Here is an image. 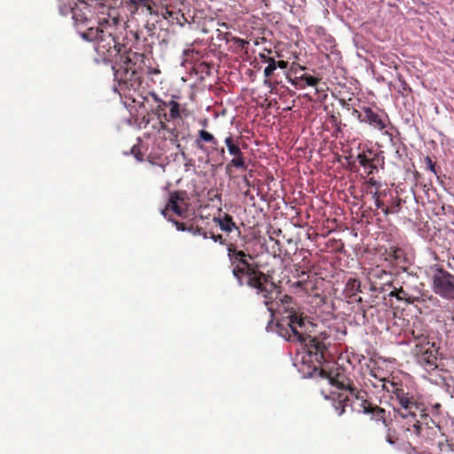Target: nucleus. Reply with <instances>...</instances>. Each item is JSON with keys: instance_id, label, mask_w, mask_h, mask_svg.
<instances>
[{"instance_id": "nucleus-11", "label": "nucleus", "mask_w": 454, "mask_h": 454, "mask_svg": "<svg viewBox=\"0 0 454 454\" xmlns=\"http://www.w3.org/2000/svg\"><path fill=\"white\" fill-rule=\"evenodd\" d=\"M204 142L212 145V150L207 153V156L216 153V156H212V160L219 164L223 162L225 159V150L223 147H218V140L208 131L201 129L199 131V137L195 140L196 146L201 150H205Z\"/></svg>"}, {"instance_id": "nucleus-42", "label": "nucleus", "mask_w": 454, "mask_h": 454, "mask_svg": "<svg viewBox=\"0 0 454 454\" xmlns=\"http://www.w3.org/2000/svg\"><path fill=\"white\" fill-rule=\"evenodd\" d=\"M294 73H297L298 69L299 70H304L305 67L299 65V64H293V67L291 68Z\"/></svg>"}, {"instance_id": "nucleus-23", "label": "nucleus", "mask_w": 454, "mask_h": 454, "mask_svg": "<svg viewBox=\"0 0 454 454\" xmlns=\"http://www.w3.org/2000/svg\"><path fill=\"white\" fill-rule=\"evenodd\" d=\"M165 19L170 20L171 22H176V24L184 27L185 23L188 22L186 17L180 11H169L167 10L164 15Z\"/></svg>"}, {"instance_id": "nucleus-39", "label": "nucleus", "mask_w": 454, "mask_h": 454, "mask_svg": "<svg viewBox=\"0 0 454 454\" xmlns=\"http://www.w3.org/2000/svg\"><path fill=\"white\" fill-rule=\"evenodd\" d=\"M333 124L336 127V129L338 131H340L341 130V126H342V123L340 121H339L335 116H332V121Z\"/></svg>"}, {"instance_id": "nucleus-12", "label": "nucleus", "mask_w": 454, "mask_h": 454, "mask_svg": "<svg viewBox=\"0 0 454 454\" xmlns=\"http://www.w3.org/2000/svg\"><path fill=\"white\" fill-rule=\"evenodd\" d=\"M189 204L184 192L175 191L170 193L168 204L162 214L166 215L167 211H172L180 217H186Z\"/></svg>"}, {"instance_id": "nucleus-18", "label": "nucleus", "mask_w": 454, "mask_h": 454, "mask_svg": "<svg viewBox=\"0 0 454 454\" xmlns=\"http://www.w3.org/2000/svg\"><path fill=\"white\" fill-rule=\"evenodd\" d=\"M353 401L354 399L351 398V395H347L345 394H338L336 398L333 399V406L334 409L339 416L342 415L345 411L346 407L350 405L353 408Z\"/></svg>"}, {"instance_id": "nucleus-14", "label": "nucleus", "mask_w": 454, "mask_h": 454, "mask_svg": "<svg viewBox=\"0 0 454 454\" xmlns=\"http://www.w3.org/2000/svg\"><path fill=\"white\" fill-rule=\"evenodd\" d=\"M69 13H72L74 26L80 35L81 31H85L88 27H92L90 26L91 20L90 18L91 9L86 3L82 2L79 5H74Z\"/></svg>"}, {"instance_id": "nucleus-8", "label": "nucleus", "mask_w": 454, "mask_h": 454, "mask_svg": "<svg viewBox=\"0 0 454 454\" xmlns=\"http://www.w3.org/2000/svg\"><path fill=\"white\" fill-rule=\"evenodd\" d=\"M356 395V400L353 401V411L358 413L371 415V419L376 423H382L386 427H389L390 420L387 419V412L384 408L372 403L368 400V394L364 390H353Z\"/></svg>"}, {"instance_id": "nucleus-33", "label": "nucleus", "mask_w": 454, "mask_h": 454, "mask_svg": "<svg viewBox=\"0 0 454 454\" xmlns=\"http://www.w3.org/2000/svg\"><path fill=\"white\" fill-rule=\"evenodd\" d=\"M399 82H400L399 91L403 95H407L409 92L411 91V87L408 85V83L403 78L399 77Z\"/></svg>"}, {"instance_id": "nucleus-32", "label": "nucleus", "mask_w": 454, "mask_h": 454, "mask_svg": "<svg viewBox=\"0 0 454 454\" xmlns=\"http://www.w3.org/2000/svg\"><path fill=\"white\" fill-rule=\"evenodd\" d=\"M148 0H122L126 4H130L131 12L137 10L140 5H146Z\"/></svg>"}, {"instance_id": "nucleus-21", "label": "nucleus", "mask_w": 454, "mask_h": 454, "mask_svg": "<svg viewBox=\"0 0 454 454\" xmlns=\"http://www.w3.org/2000/svg\"><path fill=\"white\" fill-rule=\"evenodd\" d=\"M224 144L228 149V152L233 157L239 156L242 153L241 148L239 146V137H234L232 135H229L224 139Z\"/></svg>"}, {"instance_id": "nucleus-40", "label": "nucleus", "mask_w": 454, "mask_h": 454, "mask_svg": "<svg viewBox=\"0 0 454 454\" xmlns=\"http://www.w3.org/2000/svg\"><path fill=\"white\" fill-rule=\"evenodd\" d=\"M288 66V63L284 60H278L277 61V67H279L281 69H286Z\"/></svg>"}, {"instance_id": "nucleus-27", "label": "nucleus", "mask_w": 454, "mask_h": 454, "mask_svg": "<svg viewBox=\"0 0 454 454\" xmlns=\"http://www.w3.org/2000/svg\"><path fill=\"white\" fill-rule=\"evenodd\" d=\"M228 166H231L238 169H242V170L247 169V165L246 164V160H245L243 153L241 154H239V156L233 157L231 160Z\"/></svg>"}, {"instance_id": "nucleus-45", "label": "nucleus", "mask_w": 454, "mask_h": 454, "mask_svg": "<svg viewBox=\"0 0 454 454\" xmlns=\"http://www.w3.org/2000/svg\"><path fill=\"white\" fill-rule=\"evenodd\" d=\"M283 303H289L292 301V297L289 295H285L283 299L281 300Z\"/></svg>"}, {"instance_id": "nucleus-35", "label": "nucleus", "mask_w": 454, "mask_h": 454, "mask_svg": "<svg viewBox=\"0 0 454 454\" xmlns=\"http://www.w3.org/2000/svg\"><path fill=\"white\" fill-rule=\"evenodd\" d=\"M420 335H422L423 337H428L424 333H422L421 330H416L415 328H413L411 330V336H412L413 340L416 341V343H419L421 341V339L419 338Z\"/></svg>"}, {"instance_id": "nucleus-3", "label": "nucleus", "mask_w": 454, "mask_h": 454, "mask_svg": "<svg viewBox=\"0 0 454 454\" xmlns=\"http://www.w3.org/2000/svg\"><path fill=\"white\" fill-rule=\"evenodd\" d=\"M286 313L278 325L279 334L288 341L301 343L307 348L309 354L320 355L323 358L327 349L324 340L328 339L329 335L323 332L318 336H311L309 328L312 324L307 316L293 308L286 309Z\"/></svg>"}, {"instance_id": "nucleus-15", "label": "nucleus", "mask_w": 454, "mask_h": 454, "mask_svg": "<svg viewBox=\"0 0 454 454\" xmlns=\"http://www.w3.org/2000/svg\"><path fill=\"white\" fill-rule=\"evenodd\" d=\"M369 278L372 282H373V285L375 286V289L377 288L376 286H381L380 288L381 291H387L385 286L392 287V282H393V276L390 272H387V270L380 268L377 266L374 269H372V270L369 272Z\"/></svg>"}, {"instance_id": "nucleus-26", "label": "nucleus", "mask_w": 454, "mask_h": 454, "mask_svg": "<svg viewBox=\"0 0 454 454\" xmlns=\"http://www.w3.org/2000/svg\"><path fill=\"white\" fill-rule=\"evenodd\" d=\"M296 271L299 272L298 270H296ZM297 276L299 280H297L294 286L301 287L303 290H308L309 275L305 270H301L300 273H297Z\"/></svg>"}, {"instance_id": "nucleus-9", "label": "nucleus", "mask_w": 454, "mask_h": 454, "mask_svg": "<svg viewBox=\"0 0 454 454\" xmlns=\"http://www.w3.org/2000/svg\"><path fill=\"white\" fill-rule=\"evenodd\" d=\"M421 341L415 344L413 354L417 362L427 370L437 368L438 348L428 337L419 336Z\"/></svg>"}, {"instance_id": "nucleus-44", "label": "nucleus", "mask_w": 454, "mask_h": 454, "mask_svg": "<svg viewBox=\"0 0 454 454\" xmlns=\"http://www.w3.org/2000/svg\"><path fill=\"white\" fill-rule=\"evenodd\" d=\"M368 183H369V184H371L372 186H376V187L380 186L379 182H378L377 180H375L374 178H372V177H371V178H369Z\"/></svg>"}, {"instance_id": "nucleus-46", "label": "nucleus", "mask_w": 454, "mask_h": 454, "mask_svg": "<svg viewBox=\"0 0 454 454\" xmlns=\"http://www.w3.org/2000/svg\"><path fill=\"white\" fill-rule=\"evenodd\" d=\"M201 236H202L204 239H207V238H209L208 233H207V231H202Z\"/></svg>"}, {"instance_id": "nucleus-31", "label": "nucleus", "mask_w": 454, "mask_h": 454, "mask_svg": "<svg viewBox=\"0 0 454 454\" xmlns=\"http://www.w3.org/2000/svg\"><path fill=\"white\" fill-rule=\"evenodd\" d=\"M209 238L211 239H213L215 242H218L220 245L222 246H225L226 247V251H228V245L233 243L232 241H227L226 239H224L221 234H215L213 232H211L209 234Z\"/></svg>"}, {"instance_id": "nucleus-2", "label": "nucleus", "mask_w": 454, "mask_h": 454, "mask_svg": "<svg viewBox=\"0 0 454 454\" xmlns=\"http://www.w3.org/2000/svg\"><path fill=\"white\" fill-rule=\"evenodd\" d=\"M227 256L233 278L239 286H247L254 289L256 294L263 298V302L270 311H273L274 301L280 292L273 282L272 277L262 272L259 264L252 262L254 257L240 248L239 244L228 245Z\"/></svg>"}, {"instance_id": "nucleus-20", "label": "nucleus", "mask_w": 454, "mask_h": 454, "mask_svg": "<svg viewBox=\"0 0 454 454\" xmlns=\"http://www.w3.org/2000/svg\"><path fill=\"white\" fill-rule=\"evenodd\" d=\"M389 296L395 297L398 301H405L409 304H412L419 301L418 297H414L409 294L402 286L397 288L395 286L389 292Z\"/></svg>"}, {"instance_id": "nucleus-25", "label": "nucleus", "mask_w": 454, "mask_h": 454, "mask_svg": "<svg viewBox=\"0 0 454 454\" xmlns=\"http://www.w3.org/2000/svg\"><path fill=\"white\" fill-rule=\"evenodd\" d=\"M60 14L67 15L74 5V0H56Z\"/></svg>"}, {"instance_id": "nucleus-41", "label": "nucleus", "mask_w": 454, "mask_h": 454, "mask_svg": "<svg viewBox=\"0 0 454 454\" xmlns=\"http://www.w3.org/2000/svg\"><path fill=\"white\" fill-rule=\"evenodd\" d=\"M386 440L388 443L395 444L397 441V438L388 434L386 437Z\"/></svg>"}, {"instance_id": "nucleus-36", "label": "nucleus", "mask_w": 454, "mask_h": 454, "mask_svg": "<svg viewBox=\"0 0 454 454\" xmlns=\"http://www.w3.org/2000/svg\"><path fill=\"white\" fill-rule=\"evenodd\" d=\"M425 161L427 163V168L432 171L433 173L436 174V171H435V164L434 162L432 160V159L429 157V156H427L425 158Z\"/></svg>"}, {"instance_id": "nucleus-17", "label": "nucleus", "mask_w": 454, "mask_h": 454, "mask_svg": "<svg viewBox=\"0 0 454 454\" xmlns=\"http://www.w3.org/2000/svg\"><path fill=\"white\" fill-rule=\"evenodd\" d=\"M213 221L219 226V228L225 232H231L233 230L237 231L238 235L240 236V229L237 226L236 223L231 215L227 213L219 214L218 216H214Z\"/></svg>"}, {"instance_id": "nucleus-19", "label": "nucleus", "mask_w": 454, "mask_h": 454, "mask_svg": "<svg viewBox=\"0 0 454 454\" xmlns=\"http://www.w3.org/2000/svg\"><path fill=\"white\" fill-rule=\"evenodd\" d=\"M403 250L397 247L386 248L383 253L385 261L388 262L392 265L399 263L403 258Z\"/></svg>"}, {"instance_id": "nucleus-28", "label": "nucleus", "mask_w": 454, "mask_h": 454, "mask_svg": "<svg viewBox=\"0 0 454 454\" xmlns=\"http://www.w3.org/2000/svg\"><path fill=\"white\" fill-rule=\"evenodd\" d=\"M401 208V199L396 197L391 203V205L386 208H383V214L388 215L390 214L398 213Z\"/></svg>"}, {"instance_id": "nucleus-5", "label": "nucleus", "mask_w": 454, "mask_h": 454, "mask_svg": "<svg viewBox=\"0 0 454 454\" xmlns=\"http://www.w3.org/2000/svg\"><path fill=\"white\" fill-rule=\"evenodd\" d=\"M144 59V54L129 50L126 54L112 63L114 79L119 85H123L126 89H136L140 86V71L143 69Z\"/></svg>"}, {"instance_id": "nucleus-16", "label": "nucleus", "mask_w": 454, "mask_h": 454, "mask_svg": "<svg viewBox=\"0 0 454 454\" xmlns=\"http://www.w3.org/2000/svg\"><path fill=\"white\" fill-rule=\"evenodd\" d=\"M330 382L340 389L348 390L351 398L356 400L357 395L353 390L359 389L343 373H337L334 377L330 378Z\"/></svg>"}, {"instance_id": "nucleus-4", "label": "nucleus", "mask_w": 454, "mask_h": 454, "mask_svg": "<svg viewBox=\"0 0 454 454\" xmlns=\"http://www.w3.org/2000/svg\"><path fill=\"white\" fill-rule=\"evenodd\" d=\"M117 24L118 19L108 15L99 18L97 27L81 31V36L84 40L96 43L95 50L103 62L114 63L129 51L116 38Z\"/></svg>"}, {"instance_id": "nucleus-6", "label": "nucleus", "mask_w": 454, "mask_h": 454, "mask_svg": "<svg viewBox=\"0 0 454 454\" xmlns=\"http://www.w3.org/2000/svg\"><path fill=\"white\" fill-rule=\"evenodd\" d=\"M154 98L157 103L154 113L160 121V129L165 132V137L172 142L178 141L180 133L175 123L182 119L181 105L174 99L164 101L158 97Z\"/></svg>"}, {"instance_id": "nucleus-22", "label": "nucleus", "mask_w": 454, "mask_h": 454, "mask_svg": "<svg viewBox=\"0 0 454 454\" xmlns=\"http://www.w3.org/2000/svg\"><path fill=\"white\" fill-rule=\"evenodd\" d=\"M217 38L223 39L227 43L231 41L234 42V43L241 49H244L248 44L247 41L233 36L230 32L223 33L219 29H217Z\"/></svg>"}, {"instance_id": "nucleus-34", "label": "nucleus", "mask_w": 454, "mask_h": 454, "mask_svg": "<svg viewBox=\"0 0 454 454\" xmlns=\"http://www.w3.org/2000/svg\"><path fill=\"white\" fill-rule=\"evenodd\" d=\"M373 199L375 201V206L378 209L380 208L383 211V208L387 207V206H385L384 202L382 200H380L378 192H374Z\"/></svg>"}, {"instance_id": "nucleus-7", "label": "nucleus", "mask_w": 454, "mask_h": 454, "mask_svg": "<svg viewBox=\"0 0 454 454\" xmlns=\"http://www.w3.org/2000/svg\"><path fill=\"white\" fill-rule=\"evenodd\" d=\"M429 270L433 292L445 300H454V275L440 264L430 266Z\"/></svg>"}, {"instance_id": "nucleus-43", "label": "nucleus", "mask_w": 454, "mask_h": 454, "mask_svg": "<svg viewBox=\"0 0 454 454\" xmlns=\"http://www.w3.org/2000/svg\"><path fill=\"white\" fill-rule=\"evenodd\" d=\"M259 57H260V59H262V62H265V63H267V59H273L272 57H270V56H268V55H267V54H265V53H260V54H259Z\"/></svg>"}, {"instance_id": "nucleus-30", "label": "nucleus", "mask_w": 454, "mask_h": 454, "mask_svg": "<svg viewBox=\"0 0 454 454\" xmlns=\"http://www.w3.org/2000/svg\"><path fill=\"white\" fill-rule=\"evenodd\" d=\"M299 78L301 81H304L306 85L311 86V87H316L318 84V82H320L319 78L309 75V74H301Z\"/></svg>"}, {"instance_id": "nucleus-13", "label": "nucleus", "mask_w": 454, "mask_h": 454, "mask_svg": "<svg viewBox=\"0 0 454 454\" xmlns=\"http://www.w3.org/2000/svg\"><path fill=\"white\" fill-rule=\"evenodd\" d=\"M356 160L361 167L364 168L367 176L372 175L378 170V167L384 165V157L372 149H367L358 153Z\"/></svg>"}, {"instance_id": "nucleus-29", "label": "nucleus", "mask_w": 454, "mask_h": 454, "mask_svg": "<svg viewBox=\"0 0 454 454\" xmlns=\"http://www.w3.org/2000/svg\"><path fill=\"white\" fill-rule=\"evenodd\" d=\"M268 66L264 69V76L270 78L277 69V61L274 59H267Z\"/></svg>"}, {"instance_id": "nucleus-24", "label": "nucleus", "mask_w": 454, "mask_h": 454, "mask_svg": "<svg viewBox=\"0 0 454 454\" xmlns=\"http://www.w3.org/2000/svg\"><path fill=\"white\" fill-rule=\"evenodd\" d=\"M361 283L356 278H349L345 286V292L348 296H355L357 293L361 292Z\"/></svg>"}, {"instance_id": "nucleus-1", "label": "nucleus", "mask_w": 454, "mask_h": 454, "mask_svg": "<svg viewBox=\"0 0 454 454\" xmlns=\"http://www.w3.org/2000/svg\"><path fill=\"white\" fill-rule=\"evenodd\" d=\"M380 381L382 389L396 403L394 412L404 436L416 442L434 440L440 427L426 412L423 404L403 384L387 379Z\"/></svg>"}, {"instance_id": "nucleus-38", "label": "nucleus", "mask_w": 454, "mask_h": 454, "mask_svg": "<svg viewBox=\"0 0 454 454\" xmlns=\"http://www.w3.org/2000/svg\"><path fill=\"white\" fill-rule=\"evenodd\" d=\"M172 222L178 231H188V228H186L185 223H180L176 220H173Z\"/></svg>"}, {"instance_id": "nucleus-10", "label": "nucleus", "mask_w": 454, "mask_h": 454, "mask_svg": "<svg viewBox=\"0 0 454 454\" xmlns=\"http://www.w3.org/2000/svg\"><path fill=\"white\" fill-rule=\"evenodd\" d=\"M352 115L360 122L367 123L380 131L384 130L388 123V116L383 111H374L372 107L363 106L361 110L353 109Z\"/></svg>"}, {"instance_id": "nucleus-37", "label": "nucleus", "mask_w": 454, "mask_h": 454, "mask_svg": "<svg viewBox=\"0 0 454 454\" xmlns=\"http://www.w3.org/2000/svg\"><path fill=\"white\" fill-rule=\"evenodd\" d=\"M188 231L192 232L193 235H201L202 234V231H204V230L202 228H200V227H193V226H190L188 228Z\"/></svg>"}]
</instances>
